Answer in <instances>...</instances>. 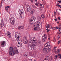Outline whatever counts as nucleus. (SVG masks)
I'll return each mask as SVG.
<instances>
[{"label": "nucleus", "mask_w": 61, "mask_h": 61, "mask_svg": "<svg viewBox=\"0 0 61 61\" xmlns=\"http://www.w3.org/2000/svg\"><path fill=\"white\" fill-rule=\"evenodd\" d=\"M59 23V22L58 21L57 22V23H58V24Z\"/></svg>", "instance_id": "nucleus-59"}, {"label": "nucleus", "mask_w": 61, "mask_h": 61, "mask_svg": "<svg viewBox=\"0 0 61 61\" xmlns=\"http://www.w3.org/2000/svg\"><path fill=\"white\" fill-rule=\"evenodd\" d=\"M39 9L40 10H42V9H41V7Z\"/></svg>", "instance_id": "nucleus-49"}, {"label": "nucleus", "mask_w": 61, "mask_h": 61, "mask_svg": "<svg viewBox=\"0 0 61 61\" xmlns=\"http://www.w3.org/2000/svg\"><path fill=\"white\" fill-rule=\"evenodd\" d=\"M57 2H59V3H61V0H58V1Z\"/></svg>", "instance_id": "nucleus-37"}, {"label": "nucleus", "mask_w": 61, "mask_h": 61, "mask_svg": "<svg viewBox=\"0 0 61 61\" xmlns=\"http://www.w3.org/2000/svg\"><path fill=\"white\" fill-rule=\"evenodd\" d=\"M50 25H49V24H48L47 26V29H48V28H50Z\"/></svg>", "instance_id": "nucleus-23"}, {"label": "nucleus", "mask_w": 61, "mask_h": 61, "mask_svg": "<svg viewBox=\"0 0 61 61\" xmlns=\"http://www.w3.org/2000/svg\"><path fill=\"white\" fill-rule=\"evenodd\" d=\"M24 26H19L18 27V28L19 30L22 29H24Z\"/></svg>", "instance_id": "nucleus-13"}, {"label": "nucleus", "mask_w": 61, "mask_h": 61, "mask_svg": "<svg viewBox=\"0 0 61 61\" xmlns=\"http://www.w3.org/2000/svg\"><path fill=\"white\" fill-rule=\"evenodd\" d=\"M59 58H60L61 59V56H60V57Z\"/></svg>", "instance_id": "nucleus-58"}, {"label": "nucleus", "mask_w": 61, "mask_h": 61, "mask_svg": "<svg viewBox=\"0 0 61 61\" xmlns=\"http://www.w3.org/2000/svg\"><path fill=\"white\" fill-rule=\"evenodd\" d=\"M45 46V47L43 48V51L46 54H48L51 51V45H50V43L49 42H47Z\"/></svg>", "instance_id": "nucleus-2"}, {"label": "nucleus", "mask_w": 61, "mask_h": 61, "mask_svg": "<svg viewBox=\"0 0 61 61\" xmlns=\"http://www.w3.org/2000/svg\"><path fill=\"white\" fill-rule=\"evenodd\" d=\"M55 16H56V15H55Z\"/></svg>", "instance_id": "nucleus-63"}, {"label": "nucleus", "mask_w": 61, "mask_h": 61, "mask_svg": "<svg viewBox=\"0 0 61 61\" xmlns=\"http://www.w3.org/2000/svg\"><path fill=\"white\" fill-rule=\"evenodd\" d=\"M52 59V57H51V58L50 57L48 56H46L45 59V60H46V61H48L50 59Z\"/></svg>", "instance_id": "nucleus-8"}, {"label": "nucleus", "mask_w": 61, "mask_h": 61, "mask_svg": "<svg viewBox=\"0 0 61 61\" xmlns=\"http://www.w3.org/2000/svg\"><path fill=\"white\" fill-rule=\"evenodd\" d=\"M3 4V2H2L1 3V5L2 6V4Z\"/></svg>", "instance_id": "nucleus-52"}, {"label": "nucleus", "mask_w": 61, "mask_h": 61, "mask_svg": "<svg viewBox=\"0 0 61 61\" xmlns=\"http://www.w3.org/2000/svg\"><path fill=\"white\" fill-rule=\"evenodd\" d=\"M29 46L31 47L32 50H35V48H34V46H36V42H34L33 41L32 42H30L29 43Z\"/></svg>", "instance_id": "nucleus-3"}, {"label": "nucleus", "mask_w": 61, "mask_h": 61, "mask_svg": "<svg viewBox=\"0 0 61 61\" xmlns=\"http://www.w3.org/2000/svg\"><path fill=\"white\" fill-rule=\"evenodd\" d=\"M61 54H58V56H61Z\"/></svg>", "instance_id": "nucleus-47"}, {"label": "nucleus", "mask_w": 61, "mask_h": 61, "mask_svg": "<svg viewBox=\"0 0 61 61\" xmlns=\"http://www.w3.org/2000/svg\"><path fill=\"white\" fill-rule=\"evenodd\" d=\"M18 51L16 47L10 46L9 50V53L11 56H14L15 54H18Z\"/></svg>", "instance_id": "nucleus-1"}, {"label": "nucleus", "mask_w": 61, "mask_h": 61, "mask_svg": "<svg viewBox=\"0 0 61 61\" xmlns=\"http://www.w3.org/2000/svg\"><path fill=\"white\" fill-rule=\"evenodd\" d=\"M37 18L38 20L39 21H41V17L39 16H38L37 17Z\"/></svg>", "instance_id": "nucleus-14"}, {"label": "nucleus", "mask_w": 61, "mask_h": 61, "mask_svg": "<svg viewBox=\"0 0 61 61\" xmlns=\"http://www.w3.org/2000/svg\"><path fill=\"white\" fill-rule=\"evenodd\" d=\"M21 43L20 44V45H19V46H18V47H21L22 46V42H20Z\"/></svg>", "instance_id": "nucleus-15"}, {"label": "nucleus", "mask_w": 61, "mask_h": 61, "mask_svg": "<svg viewBox=\"0 0 61 61\" xmlns=\"http://www.w3.org/2000/svg\"><path fill=\"white\" fill-rule=\"evenodd\" d=\"M6 43V42H5V41H1V46H3L4 47V46H5V45Z\"/></svg>", "instance_id": "nucleus-10"}, {"label": "nucleus", "mask_w": 61, "mask_h": 61, "mask_svg": "<svg viewBox=\"0 0 61 61\" xmlns=\"http://www.w3.org/2000/svg\"><path fill=\"white\" fill-rule=\"evenodd\" d=\"M41 17H42V18L44 19V18H45V15H44V14H42L41 15Z\"/></svg>", "instance_id": "nucleus-20"}, {"label": "nucleus", "mask_w": 61, "mask_h": 61, "mask_svg": "<svg viewBox=\"0 0 61 61\" xmlns=\"http://www.w3.org/2000/svg\"><path fill=\"white\" fill-rule=\"evenodd\" d=\"M6 7H7V8H10V6H6Z\"/></svg>", "instance_id": "nucleus-43"}, {"label": "nucleus", "mask_w": 61, "mask_h": 61, "mask_svg": "<svg viewBox=\"0 0 61 61\" xmlns=\"http://www.w3.org/2000/svg\"><path fill=\"white\" fill-rule=\"evenodd\" d=\"M60 41H58V45H59V44H60Z\"/></svg>", "instance_id": "nucleus-40"}, {"label": "nucleus", "mask_w": 61, "mask_h": 61, "mask_svg": "<svg viewBox=\"0 0 61 61\" xmlns=\"http://www.w3.org/2000/svg\"><path fill=\"white\" fill-rule=\"evenodd\" d=\"M40 29V28L39 27L36 26V30H39Z\"/></svg>", "instance_id": "nucleus-19"}, {"label": "nucleus", "mask_w": 61, "mask_h": 61, "mask_svg": "<svg viewBox=\"0 0 61 61\" xmlns=\"http://www.w3.org/2000/svg\"><path fill=\"white\" fill-rule=\"evenodd\" d=\"M31 61H36V60L34 59H31Z\"/></svg>", "instance_id": "nucleus-34"}, {"label": "nucleus", "mask_w": 61, "mask_h": 61, "mask_svg": "<svg viewBox=\"0 0 61 61\" xmlns=\"http://www.w3.org/2000/svg\"><path fill=\"white\" fill-rule=\"evenodd\" d=\"M30 1L32 3L33 2V0H30Z\"/></svg>", "instance_id": "nucleus-46"}, {"label": "nucleus", "mask_w": 61, "mask_h": 61, "mask_svg": "<svg viewBox=\"0 0 61 61\" xmlns=\"http://www.w3.org/2000/svg\"><path fill=\"white\" fill-rule=\"evenodd\" d=\"M60 27H61V24H60Z\"/></svg>", "instance_id": "nucleus-60"}, {"label": "nucleus", "mask_w": 61, "mask_h": 61, "mask_svg": "<svg viewBox=\"0 0 61 61\" xmlns=\"http://www.w3.org/2000/svg\"><path fill=\"white\" fill-rule=\"evenodd\" d=\"M56 47H54V48L55 49H56Z\"/></svg>", "instance_id": "nucleus-56"}, {"label": "nucleus", "mask_w": 61, "mask_h": 61, "mask_svg": "<svg viewBox=\"0 0 61 61\" xmlns=\"http://www.w3.org/2000/svg\"><path fill=\"white\" fill-rule=\"evenodd\" d=\"M35 1L36 2H37V0H35Z\"/></svg>", "instance_id": "nucleus-55"}, {"label": "nucleus", "mask_w": 61, "mask_h": 61, "mask_svg": "<svg viewBox=\"0 0 61 61\" xmlns=\"http://www.w3.org/2000/svg\"><path fill=\"white\" fill-rule=\"evenodd\" d=\"M15 19L13 17H12L10 18V23L12 25H14L15 24L14 22Z\"/></svg>", "instance_id": "nucleus-7"}, {"label": "nucleus", "mask_w": 61, "mask_h": 61, "mask_svg": "<svg viewBox=\"0 0 61 61\" xmlns=\"http://www.w3.org/2000/svg\"><path fill=\"white\" fill-rule=\"evenodd\" d=\"M48 36L49 37V38L48 39V40H50V35H48Z\"/></svg>", "instance_id": "nucleus-29"}, {"label": "nucleus", "mask_w": 61, "mask_h": 61, "mask_svg": "<svg viewBox=\"0 0 61 61\" xmlns=\"http://www.w3.org/2000/svg\"><path fill=\"white\" fill-rule=\"evenodd\" d=\"M50 25L51 26V29H54V28H55V29H56V28H55V27H52V25Z\"/></svg>", "instance_id": "nucleus-32"}, {"label": "nucleus", "mask_w": 61, "mask_h": 61, "mask_svg": "<svg viewBox=\"0 0 61 61\" xmlns=\"http://www.w3.org/2000/svg\"><path fill=\"white\" fill-rule=\"evenodd\" d=\"M16 37H17V40H18V39H19V38H20V37L19 36H17Z\"/></svg>", "instance_id": "nucleus-30"}, {"label": "nucleus", "mask_w": 61, "mask_h": 61, "mask_svg": "<svg viewBox=\"0 0 61 61\" xmlns=\"http://www.w3.org/2000/svg\"><path fill=\"white\" fill-rule=\"evenodd\" d=\"M59 7H60V8H61V6H60H60Z\"/></svg>", "instance_id": "nucleus-53"}, {"label": "nucleus", "mask_w": 61, "mask_h": 61, "mask_svg": "<svg viewBox=\"0 0 61 61\" xmlns=\"http://www.w3.org/2000/svg\"><path fill=\"white\" fill-rule=\"evenodd\" d=\"M55 21H57V19H56V18H55Z\"/></svg>", "instance_id": "nucleus-44"}, {"label": "nucleus", "mask_w": 61, "mask_h": 61, "mask_svg": "<svg viewBox=\"0 0 61 61\" xmlns=\"http://www.w3.org/2000/svg\"><path fill=\"white\" fill-rule=\"evenodd\" d=\"M5 9L6 11H8V8H7L6 7L5 8Z\"/></svg>", "instance_id": "nucleus-31"}, {"label": "nucleus", "mask_w": 61, "mask_h": 61, "mask_svg": "<svg viewBox=\"0 0 61 61\" xmlns=\"http://www.w3.org/2000/svg\"><path fill=\"white\" fill-rule=\"evenodd\" d=\"M23 42L25 44H27V42L26 41V40L25 39L23 40Z\"/></svg>", "instance_id": "nucleus-16"}, {"label": "nucleus", "mask_w": 61, "mask_h": 61, "mask_svg": "<svg viewBox=\"0 0 61 61\" xmlns=\"http://www.w3.org/2000/svg\"><path fill=\"white\" fill-rule=\"evenodd\" d=\"M40 25V22H39L38 21H37L35 23V25H34V26H36V25L38 26Z\"/></svg>", "instance_id": "nucleus-11"}, {"label": "nucleus", "mask_w": 61, "mask_h": 61, "mask_svg": "<svg viewBox=\"0 0 61 61\" xmlns=\"http://www.w3.org/2000/svg\"><path fill=\"white\" fill-rule=\"evenodd\" d=\"M40 6H42V4H40Z\"/></svg>", "instance_id": "nucleus-48"}, {"label": "nucleus", "mask_w": 61, "mask_h": 61, "mask_svg": "<svg viewBox=\"0 0 61 61\" xmlns=\"http://www.w3.org/2000/svg\"><path fill=\"white\" fill-rule=\"evenodd\" d=\"M59 10H61L60 9H59Z\"/></svg>", "instance_id": "nucleus-64"}, {"label": "nucleus", "mask_w": 61, "mask_h": 61, "mask_svg": "<svg viewBox=\"0 0 61 61\" xmlns=\"http://www.w3.org/2000/svg\"><path fill=\"white\" fill-rule=\"evenodd\" d=\"M46 30H47V32H49V31H50V30H48V29H47Z\"/></svg>", "instance_id": "nucleus-39"}, {"label": "nucleus", "mask_w": 61, "mask_h": 61, "mask_svg": "<svg viewBox=\"0 0 61 61\" xmlns=\"http://www.w3.org/2000/svg\"><path fill=\"white\" fill-rule=\"evenodd\" d=\"M36 17H32L31 20L29 21V23L30 24H33V21H35V20L36 19Z\"/></svg>", "instance_id": "nucleus-5"}, {"label": "nucleus", "mask_w": 61, "mask_h": 61, "mask_svg": "<svg viewBox=\"0 0 61 61\" xmlns=\"http://www.w3.org/2000/svg\"><path fill=\"white\" fill-rule=\"evenodd\" d=\"M33 41L34 42H35V41H36V40H33Z\"/></svg>", "instance_id": "nucleus-54"}, {"label": "nucleus", "mask_w": 61, "mask_h": 61, "mask_svg": "<svg viewBox=\"0 0 61 61\" xmlns=\"http://www.w3.org/2000/svg\"><path fill=\"white\" fill-rule=\"evenodd\" d=\"M26 11L27 12H29L31 11V6L29 5H26Z\"/></svg>", "instance_id": "nucleus-4"}, {"label": "nucleus", "mask_w": 61, "mask_h": 61, "mask_svg": "<svg viewBox=\"0 0 61 61\" xmlns=\"http://www.w3.org/2000/svg\"><path fill=\"white\" fill-rule=\"evenodd\" d=\"M15 37H17V36H20V35L18 33H15Z\"/></svg>", "instance_id": "nucleus-18"}, {"label": "nucleus", "mask_w": 61, "mask_h": 61, "mask_svg": "<svg viewBox=\"0 0 61 61\" xmlns=\"http://www.w3.org/2000/svg\"><path fill=\"white\" fill-rule=\"evenodd\" d=\"M5 0H2V1H5Z\"/></svg>", "instance_id": "nucleus-61"}, {"label": "nucleus", "mask_w": 61, "mask_h": 61, "mask_svg": "<svg viewBox=\"0 0 61 61\" xmlns=\"http://www.w3.org/2000/svg\"><path fill=\"white\" fill-rule=\"evenodd\" d=\"M18 44L19 45L20 44V42H18Z\"/></svg>", "instance_id": "nucleus-51"}, {"label": "nucleus", "mask_w": 61, "mask_h": 61, "mask_svg": "<svg viewBox=\"0 0 61 61\" xmlns=\"http://www.w3.org/2000/svg\"><path fill=\"white\" fill-rule=\"evenodd\" d=\"M23 10L22 9H20L19 10V12L20 14V15L21 16L20 17L21 18H22V14L23 13Z\"/></svg>", "instance_id": "nucleus-9"}, {"label": "nucleus", "mask_w": 61, "mask_h": 61, "mask_svg": "<svg viewBox=\"0 0 61 61\" xmlns=\"http://www.w3.org/2000/svg\"><path fill=\"white\" fill-rule=\"evenodd\" d=\"M57 51L58 52H59L60 51V50L59 49H58L57 50Z\"/></svg>", "instance_id": "nucleus-41"}, {"label": "nucleus", "mask_w": 61, "mask_h": 61, "mask_svg": "<svg viewBox=\"0 0 61 61\" xmlns=\"http://www.w3.org/2000/svg\"><path fill=\"white\" fill-rule=\"evenodd\" d=\"M56 12L57 13V10H56Z\"/></svg>", "instance_id": "nucleus-62"}, {"label": "nucleus", "mask_w": 61, "mask_h": 61, "mask_svg": "<svg viewBox=\"0 0 61 61\" xmlns=\"http://www.w3.org/2000/svg\"><path fill=\"white\" fill-rule=\"evenodd\" d=\"M42 1H43L44 4H46V2H45V0H42Z\"/></svg>", "instance_id": "nucleus-27"}, {"label": "nucleus", "mask_w": 61, "mask_h": 61, "mask_svg": "<svg viewBox=\"0 0 61 61\" xmlns=\"http://www.w3.org/2000/svg\"><path fill=\"white\" fill-rule=\"evenodd\" d=\"M7 33L6 34L7 35H8V34H10V32L9 31H7Z\"/></svg>", "instance_id": "nucleus-35"}, {"label": "nucleus", "mask_w": 61, "mask_h": 61, "mask_svg": "<svg viewBox=\"0 0 61 61\" xmlns=\"http://www.w3.org/2000/svg\"><path fill=\"white\" fill-rule=\"evenodd\" d=\"M56 29H58V28L59 29V28H58V27L57 26L56 27Z\"/></svg>", "instance_id": "nucleus-45"}, {"label": "nucleus", "mask_w": 61, "mask_h": 61, "mask_svg": "<svg viewBox=\"0 0 61 61\" xmlns=\"http://www.w3.org/2000/svg\"><path fill=\"white\" fill-rule=\"evenodd\" d=\"M38 43L39 44H40L41 43V41H40L38 42Z\"/></svg>", "instance_id": "nucleus-38"}, {"label": "nucleus", "mask_w": 61, "mask_h": 61, "mask_svg": "<svg viewBox=\"0 0 61 61\" xmlns=\"http://www.w3.org/2000/svg\"><path fill=\"white\" fill-rule=\"evenodd\" d=\"M58 56L57 55H56L55 57V58H54V59H56V58H57V57Z\"/></svg>", "instance_id": "nucleus-25"}, {"label": "nucleus", "mask_w": 61, "mask_h": 61, "mask_svg": "<svg viewBox=\"0 0 61 61\" xmlns=\"http://www.w3.org/2000/svg\"><path fill=\"white\" fill-rule=\"evenodd\" d=\"M58 19L59 20H60V17H58Z\"/></svg>", "instance_id": "nucleus-50"}, {"label": "nucleus", "mask_w": 61, "mask_h": 61, "mask_svg": "<svg viewBox=\"0 0 61 61\" xmlns=\"http://www.w3.org/2000/svg\"><path fill=\"white\" fill-rule=\"evenodd\" d=\"M23 55L24 57L26 58L28 56V53L27 52H26Z\"/></svg>", "instance_id": "nucleus-12"}, {"label": "nucleus", "mask_w": 61, "mask_h": 61, "mask_svg": "<svg viewBox=\"0 0 61 61\" xmlns=\"http://www.w3.org/2000/svg\"><path fill=\"white\" fill-rule=\"evenodd\" d=\"M36 38H35V37H32L31 38L32 40H33V39H35Z\"/></svg>", "instance_id": "nucleus-42"}, {"label": "nucleus", "mask_w": 61, "mask_h": 61, "mask_svg": "<svg viewBox=\"0 0 61 61\" xmlns=\"http://www.w3.org/2000/svg\"><path fill=\"white\" fill-rule=\"evenodd\" d=\"M0 26L2 28L4 26V24H2L0 25Z\"/></svg>", "instance_id": "nucleus-28"}, {"label": "nucleus", "mask_w": 61, "mask_h": 61, "mask_svg": "<svg viewBox=\"0 0 61 61\" xmlns=\"http://www.w3.org/2000/svg\"><path fill=\"white\" fill-rule=\"evenodd\" d=\"M39 4V2H36V3H35V5L36 6H38V4Z\"/></svg>", "instance_id": "nucleus-21"}, {"label": "nucleus", "mask_w": 61, "mask_h": 61, "mask_svg": "<svg viewBox=\"0 0 61 61\" xmlns=\"http://www.w3.org/2000/svg\"><path fill=\"white\" fill-rule=\"evenodd\" d=\"M56 12H54V14H56Z\"/></svg>", "instance_id": "nucleus-57"}, {"label": "nucleus", "mask_w": 61, "mask_h": 61, "mask_svg": "<svg viewBox=\"0 0 61 61\" xmlns=\"http://www.w3.org/2000/svg\"><path fill=\"white\" fill-rule=\"evenodd\" d=\"M34 12H35V10H32L31 12L30 13V15L33 14V13H34Z\"/></svg>", "instance_id": "nucleus-17"}, {"label": "nucleus", "mask_w": 61, "mask_h": 61, "mask_svg": "<svg viewBox=\"0 0 61 61\" xmlns=\"http://www.w3.org/2000/svg\"><path fill=\"white\" fill-rule=\"evenodd\" d=\"M34 30H36V26H34Z\"/></svg>", "instance_id": "nucleus-26"}, {"label": "nucleus", "mask_w": 61, "mask_h": 61, "mask_svg": "<svg viewBox=\"0 0 61 61\" xmlns=\"http://www.w3.org/2000/svg\"><path fill=\"white\" fill-rule=\"evenodd\" d=\"M59 3H58L57 5H56V6L59 7L60 6V5H59Z\"/></svg>", "instance_id": "nucleus-36"}, {"label": "nucleus", "mask_w": 61, "mask_h": 61, "mask_svg": "<svg viewBox=\"0 0 61 61\" xmlns=\"http://www.w3.org/2000/svg\"><path fill=\"white\" fill-rule=\"evenodd\" d=\"M42 39L43 42H46V40H47V38L46 37V36L45 34L42 37Z\"/></svg>", "instance_id": "nucleus-6"}, {"label": "nucleus", "mask_w": 61, "mask_h": 61, "mask_svg": "<svg viewBox=\"0 0 61 61\" xmlns=\"http://www.w3.org/2000/svg\"><path fill=\"white\" fill-rule=\"evenodd\" d=\"M59 31L60 32H61V29H60V28H59Z\"/></svg>", "instance_id": "nucleus-33"}, {"label": "nucleus", "mask_w": 61, "mask_h": 61, "mask_svg": "<svg viewBox=\"0 0 61 61\" xmlns=\"http://www.w3.org/2000/svg\"><path fill=\"white\" fill-rule=\"evenodd\" d=\"M7 35L8 37L9 38H11V35H10V34H7Z\"/></svg>", "instance_id": "nucleus-22"}, {"label": "nucleus", "mask_w": 61, "mask_h": 61, "mask_svg": "<svg viewBox=\"0 0 61 61\" xmlns=\"http://www.w3.org/2000/svg\"><path fill=\"white\" fill-rule=\"evenodd\" d=\"M18 41H20L21 42H22V40H21V39H18Z\"/></svg>", "instance_id": "nucleus-24"}]
</instances>
